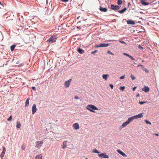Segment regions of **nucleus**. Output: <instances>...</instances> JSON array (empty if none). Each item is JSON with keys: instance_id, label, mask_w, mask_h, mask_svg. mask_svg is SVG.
I'll return each instance as SVG.
<instances>
[{"instance_id": "50", "label": "nucleus", "mask_w": 159, "mask_h": 159, "mask_svg": "<svg viewBox=\"0 0 159 159\" xmlns=\"http://www.w3.org/2000/svg\"><path fill=\"white\" fill-rule=\"evenodd\" d=\"M0 5H2V4L1 2V0H0Z\"/></svg>"}, {"instance_id": "34", "label": "nucleus", "mask_w": 159, "mask_h": 159, "mask_svg": "<svg viewBox=\"0 0 159 159\" xmlns=\"http://www.w3.org/2000/svg\"><path fill=\"white\" fill-rule=\"evenodd\" d=\"M107 53H108V54H111L112 55H114V54L112 53V52H111L110 51H108L107 52Z\"/></svg>"}, {"instance_id": "42", "label": "nucleus", "mask_w": 159, "mask_h": 159, "mask_svg": "<svg viewBox=\"0 0 159 159\" xmlns=\"http://www.w3.org/2000/svg\"><path fill=\"white\" fill-rule=\"evenodd\" d=\"M69 0H61V1L64 2H67Z\"/></svg>"}, {"instance_id": "30", "label": "nucleus", "mask_w": 159, "mask_h": 159, "mask_svg": "<svg viewBox=\"0 0 159 159\" xmlns=\"http://www.w3.org/2000/svg\"><path fill=\"white\" fill-rule=\"evenodd\" d=\"M130 77L133 80H134L135 79V77H134V76L132 75H131Z\"/></svg>"}, {"instance_id": "31", "label": "nucleus", "mask_w": 159, "mask_h": 159, "mask_svg": "<svg viewBox=\"0 0 159 159\" xmlns=\"http://www.w3.org/2000/svg\"><path fill=\"white\" fill-rule=\"evenodd\" d=\"M125 89V86H121L120 87V89L122 91H124Z\"/></svg>"}, {"instance_id": "22", "label": "nucleus", "mask_w": 159, "mask_h": 159, "mask_svg": "<svg viewBox=\"0 0 159 159\" xmlns=\"http://www.w3.org/2000/svg\"><path fill=\"white\" fill-rule=\"evenodd\" d=\"M77 51L80 54H83L84 53V50L80 48L78 49Z\"/></svg>"}, {"instance_id": "47", "label": "nucleus", "mask_w": 159, "mask_h": 159, "mask_svg": "<svg viewBox=\"0 0 159 159\" xmlns=\"http://www.w3.org/2000/svg\"><path fill=\"white\" fill-rule=\"evenodd\" d=\"M154 134L156 136H158L159 135V134H158L154 133Z\"/></svg>"}, {"instance_id": "29", "label": "nucleus", "mask_w": 159, "mask_h": 159, "mask_svg": "<svg viewBox=\"0 0 159 159\" xmlns=\"http://www.w3.org/2000/svg\"><path fill=\"white\" fill-rule=\"evenodd\" d=\"M144 70L146 73H148L149 72V70L148 69L146 68H144L143 70Z\"/></svg>"}, {"instance_id": "13", "label": "nucleus", "mask_w": 159, "mask_h": 159, "mask_svg": "<svg viewBox=\"0 0 159 159\" xmlns=\"http://www.w3.org/2000/svg\"><path fill=\"white\" fill-rule=\"evenodd\" d=\"M134 119L135 118H134V116H133L129 118L128 119V120L127 121L129 124L130 122H131L133 120H134Z\"/></svg>"}, {"instance_id": "6", "label": "nucleus", "mask_w": 159, "mask_h": 159, "mask_svg": "<svg viewBox=\"0 0 159 159\" xmlns=\"http://www.w3.org/2000/svg\"><path fill=\"white\" fill-rule=\"evenodd\" d=\"M109 46V43H101L98 45H97L96 47V48H101L104 47H107Z\"/></svg>"}, {"instance_id": "49", "label": "nucleus", "mask_w": 159, "mask_h": 159, "mask_svg": "<svg viewBox=\"0 0 159 159\" xmlns=\"http://www.w3.org/2000/svg\"><path fill=\"white\" fill-rule=\"evenodd\" d=\"M32 89L33 90H35V87H32Z\"/></svg>"}, {"instance_id": "11", "label": "nucleus", "mask_w": 159, "mask_h": 159, "mask_svg": "<svg viewBox=\"0 0 159 159\" xmlns=\"http://www.w3.org/2000/svg\"><path fill=\"white\" fill-rule=\"evenodd\" d=\"M135 119H137L138 118H140L143 116V115H142V113H140L138 115L134 116Z\"/></svg>"}, {"instance_id": "1", "label": "nucleus", "mask_w": 159, "mask_h": 159, "mask_svg": "<svg viewBox=\"0 0 159 159\" xmlns=\"http://www.w3.org/2000/svg\"><path fill=\"white\" fill-rule=\"evenodd\" d=\"M86 109L89 111L93 112L94 113L95 112V111L93 110H98V109L94 105L89 104L86 107Z\"/></svg>"}, {"instance_id": "39", "label": "nucleus", "mask_w": 159, "mask_h": 159, "mask_svg": "<svg viewBox=\"0 0 159 159\" xmlns=\"http://www.w3.org/2000/svg\"><path fill=\"white\" fill-rule=\"evenodd\" d=\"M129 57L132 60H135V59H134V58L132 56H131L130 55Z\"/></svg>"}, {"instance_id": "12", "label": "nucleus", "mask_w": 159, "mask_h": 159, "mask_svg": "<svg viewBox=\"0 0 159 159\" xmlns=\"http://www.w3.org/2000/svg\"><path fill=\"white\" fill-rule=\"evenodd\" d=\"M141 3L143 5H148L149 3L145 1V0H142L141 1Z\"/></svg>"}, {"instance_id": "53", "label": "nucleus", "mask_w": 159, "mask_h": 159, "mask_svg": "<svg viewBox=\"0 0 159 159\" xmlns=\"http://www.w3.org/2000/svg\"><path fill=\"white\" fill-rule=\"evenodd\" d=\"M85 159H88V158H86Z\"/></svg>"}, {"instance_id": "16", "label": "nucleus", "mask_w": 159, "mask_h": 159, "mask_svg": "<svg viewBox=\"0 0 159 159\" xmlns=\"http://www.w3.org/2000/svg\"><path fill=\"white\" fill-rule=\"evenodd\" d=\"M109 77V75L108 74H105L103 75H102V77L105 80H107V79L108 77Z\"/></svg>"}, {"instance_id": "19", "label": "nucleus", "mask_w": 159, "mask_h": 159, "mask_svg": "<svg viewBox=\"0 0 159 159\" xmlns=\"http://www.w3.org/2000/svg\"><path fill=\"white\" fill-rule=\"evenodd\" d=\"M100 10L102 12H106L107 11V9L106 8H102L100 7L99 8Z\"/></svg>"}, {"instance_id": "9", "label": "nucleus", "mask_w": 159, "mask_h": 159, "mask_svg": "<svg viewBox=\"0 0 159 159\" xmlns=\"http://www.w3.org/2000/svg\"><path fill=\"white\" fill-rule=\"evenodd\" d=\"M111 8L113 10H118L120 8V7L118 6H114L113 5H111Z\"/></svg>"}, {"instance_id": "35", "label": "nucleus", "mask_w": 159, "mask_h": 159, "mask_svg": "<svg viewBox=\"0 0 159 159\" xmlns=\"http://www.w3.org/2000/svg\"><path fill=\"white\" fill-rule=\"evenodd\" d=\"M147 102H141V101H139V104L141 105L143 104L144 103H146Z\"/></svg>"}, {"instance_id": "10", "label": "nucleus", "mask_w": 159, "mask_h": 159, "mask_svg": "<svg viewBox=\"0 0 159 159\" xmlns=\"http://www.w3.org/2000/svg\"><path fill=\"white\" fill-rule=\"evenodd\" d=\"M142 90L144 91L145 92H148L149 90V88L148 86H144Z\"/></svg>"}, {"instance_id": "28", "label": "nucleus", "mask_w": 159, "mask_h": 159, "mask_svg": "<svg viewBox=\"0 0 159 159\" xmlns=\"http://www.w3.org/2000/svg\"><path fill=\"white\" fill-rule=\"evenodd\" d=\"M6 151V148L4 147H3V150L2 151V153L5 154Z\"/></svg>"}, {"instance_id": "27", "label": "nucleus", "mask_w": 159, "mask_h": 159, "mask_svg": "<svg viewBox=\"0 0 159 159\" xmlns=\"http://www.w3.org/2000/svg\"><path fill=\"white\" fill-rule=\"evenodd\" d=\"M122 3V1L121 0H118L117 2V4L118 5H121Z\"/></svg>"}, {"instance_id": "41", "label": "nucleus", "mask_w": 159, "mask_h": 159, "mask_svg": "<svg viewBox=\"0 0 159 159\" xmlns=\"http://www.w3.org/2000/svg\"><path fill=\"white\" fill-rule=\"evenodd\" d=\"M119 42H120V43H125L126 44V43H125V42L124 41H121V40H119Z\"/></svg>"}, {"instance_id": "8", "label": "nucleus", "mask_w": 159, "mask_h": 159, "mask_svg": "<svg viewBox=\"0 0 159 159\" xmlns=\"http://www.w3.org/2000/svg\"><path fill=\"white\" fill-rule=\"evenodd\" d=\"M37 108L36 105L35 104L33 105L32 107V114H34L36 111Z\"/></svg>"}, {"instance_id": "46", "label": "nucleus", "mask_w": 159, "mask_h": 159, "mask_svg": "<svg viewBox=\"0 0 159 159\" xmlns=\"http://www.w3.org/2000/svg\"><path fill=\"white\" fill-rule=\"evenodd\" d=\"M75 99H78L79 98L77 96H75L74 97Z\"/></svg>"}, {"instance_id": "3", "label": "nucleus", "mask_w": 159, "mask_h": 159, "mask_svg": "<svg viewBox=\"0 0 159 159\" xmlns=\"http://www.w3.org/2000/svg\"><path fill=\"white\" fill-rule=\"evenodd\" d=\"M98 156L99 157L104 158H109V156L108 155H107L106 153H102L100 154H99L98 155Z\"/></svg>"}, {"instance_id": "40", "label": "nucleus", "mask_w": 159, "mask_h": 159, "mask_svg": "<svg viewBox=\"0 0 159 159\" xmlns=\"http://www.w3.org/2000/svg\"><path fill=\"white\" fill-rule=\"evenodd\" d=\"M97 51H97V50H95L93 51L91 53L93 54L94 55L95 54V53H96V52H97Z\"/></svg>"}, {"instance_id": "18", "label": "nucleus", "mask_w": 159, "mask_h": 159, "mask_svg": "<svg viewBox=\"0 0 159 159\" xmlns=\"http://www.w3.org/2000/svg\"><path fill=\"white\" fill-rule=\"evenodd\" d=\"M35 159H42V155L41 154L37 155L35 157Z\"/></svg>"}, {"instance_id": "14", "label": "nucleus", "mask_w": 159, "mask_h": 159, "mask_svg": "<svg viewBox=\"0 0 159 159\" xmlns=\"http://www.w3.org/2000/svg\"><path fill=\"white\" fill-rule=\"evenodd\" d=\"M128 124H129L126 121V122H124L122 125L121 126V127H120V129H121L122 128L126 127Z\"/></svg>"}, {"instance_id": "5", "label": "nucleus", "mask_w": 159, "mask_h": 159, "mask_svg": "<svg viewBox=\"0 0 159 159\" xmlns=\"http://www.w3.org/2000/svg\"><path fill=\"white\" fill-rule=\"evenodd\" d=\"M71 79H70L66 81L65 82L64 85L66 88L69 87L71 82Z\"/></svg>"}, {"instance_id": "24", "label": "nucleus", "mask_w": 159, "mask_h": 159, "mask_svg": "<svg viewBox=\"0 0 159 159\" xmlns=\"http://www.w3.org/2000/svg\"><path fill=\"white\" fill-rule=\"evenodd\" d=\"M16 47V45H12L11 46V50L12 51L14 50V48Z\"/></svg>"}, {"instance_id": "15", "label": "nucleus", "mask_w": 159, "mask_h": 159, "mask_svg": "<svg viewBox=\"0 0 159 159\" xmlns=\"http://www.w3.org/2000/svg\"><path fill=\"white\" fill-rule=\"evenodd\" d=\"M117 151L120 154H121L123 156H125L126 157L127 156V155L123 152H122V151H120V150H117Z\"/></svg>"}, {"instance_id": "23", "label": "nucleus", "mask_w": 159, "mask_h": 159, "mask_svg": "<svg viewBox=\"0 0 159 159\" xmlns=\"http://www.w3.org/2000/svg\"><path fill=\"white\" fill-rule=\"evenodd\" d=\"M126 10V8H124L122 10L118 11V12L120 13H122L125 11Z\"/></svg>"}, {"instance_id": "21", "label": "nucleus", "mask_w": 159, "mask_h": 159, "mask_svg": "<svg viewBox=\"0 0 159 159\" xmlns=\"http://www.w3.org/2000/svg\"><path fill=\"white\" fill-rule=\"evenodd\" d=\"M29 100H30V98H27V99L26 100L25 105V106L26 107H27L29 105Z\"/></svg>"}, {"instance_id": "2", "label": "nucleus", "mask_w": 159, "mask_h": 159, "mask_svg": "<svg viewBox=\"0 0 159 159\" xmlns=\"http://www.w3.org/2000/svg\"><path fill=\"white\" fill-rule=\"evenodd\" d=\"M42 141H38L36 142L35 147L38 149H40L43 144Z\"/></svg>"}, {"instance_id": "26", "label": "nucleus", "mask_w": 159, "mask_h": 159, "mask_svg": "<svg viewBox=\"0 0 159 159\" xmlns=\"http://www.w3.org/2000/svg\"><path fill=\"white\" fill-rule=\"evenodd\" d=\"M21 126V124L20 123L17 122L16 124V128H20Z\"/></svg>"}, {"instance_id": "48", "label": "nucleus", "mask_w": 159, "mask_h": 159, "mask_svg": "<svg viewBox=\"0 0 159 159\" xmlns=\"http://www.w3.org/2000/svg\"><path fill=\"white\" fill-rule=\"evenodd\" d=\"M139 93H138L136 95V97H139Z\"/></svg>"}, {"instance_id": "17", "label": "nucleus", "mask_w": 159, "mask_h": 159, "mask_svg": "<svg viewBox=\"0 0 159 159\" xmlns=\"http://www.w3.org/2000/svg\"><path fill=\"white\" fill-rule=\"evenodd\" d=\"M127 23L128 24H131L133 25H134L135 24V22L132 20H128L127 21Z\"/></svg>"}, {"instance_id": "38", "label": "nucleus", "mask_w": 159, "mask_h": 159, "mask_svg": "<svg viewBox=\"0 0 159 159\" xmlns=\"http://www.w3.org/2000/svg\"><path fill=\"white\" fill-rule=\"evenodd\" d=\"M123 54L124 55H125L126 56H128L129 57V56H130V55L129 54H128L127 53H123Z\"/></svg>"}, {"instance_id": "20", "label": "nucleus", "mask_w": 159, "mask_h": 159, "mask_svg": "<svg viewBox=\"0 0 159 159\" xmlns=\"http://www.w3.org/2000/svg\"><path fill=\"white\" fill-rule=\"evenodd\" d=\"M67 141H65L63 142V145H62V148L63 149H64L67 146Z\"/></svg>"}, {"instance_id": "44", "label": "nucleus", "mask_w": 159, "mask_h": 159, "mask_svg": "<svg viewBox=\"0 0 159 159\" xmlns=\"http://www.w3.org/2000/svg\"><path fill=\"white\" fill-rule=\"evenodd\" d=\"M124 77H125V75H123L120 77V79H123L124 78Z\"/></svg>"}, {"instance_id": "33", "label": "nucleus", "mask_w": 159, "mask_h": 159, "mask_svg": "<svg viewBox=\"0 0 159 159\" xmlns=\"http://www.w3.org/2000/svg\"><path fill=\"white\" fill-rule=\"evenodd\" d=\"M12 116L11 115L10 117L7 119V120L8 121H11L12 120Z\"/></svg>"}, {"instance_id": "25", "label": "nucleus", "mask_w": 159, "mask_h": 159, "mask_svg": "<svg viewBox=\"0 0 159 159\" xmlns=\"http://www.w3.org/2000/svg\"><path fill=\"white\" fill-rule=\"evenodd\" d=\"M93 152L99 154L100 152L98 151L96 149L93 150Z\"/></svg>"}, {"instance_id": "32", "label": "nucleus", "mask_w": 159, "mask_h": 159, "mask_svg": "<svg viewBox=\"0 0 159 159\" xmlns=\"http://www.w3.org/2000/svg\"><path fill=\"white\" fill-rule=\"evenodd\" d=\"M145 122L147 124H149L150 125H151V122H149V121L148 120H145Z\"/></svg>"}, {"instance_id": "51", "label": "nucleus", "mask_w": 159, "mask_h": 159, "mask_svg": "<svg viewBox=\"0 0 159 159\" xmlns=\"http://www.w3.org/2000/svg\"><path fill=\"white\" fill-rule=\"evenodd\" d=\"M139 48H140L143 49V48L141 46L139 45Z\"/></svg>"}, {"instance_id": "7", "label": "nucleus", "mask_w": 159, "mask_h": 159, "mask_svg": "<svg viewBox=\"0 0 159 159\" xmlns=\"http://www.w3.org/2000/svg\"><path fill=\"white\" fill-rule=\"evenodd\" d=\"M73 128L76 129H80V126L78 123H75L73 125Z\"/></svg>"}, {"instance_id": "4", "label": "nucleus", "mask_w": 159, "mask_h": 159, "mask_svg": "<svg viewBox=\"0 0 159 159\" xmlns=\"http://www.w3.org/2000/svg\"><path fill=\"white\" fill-rule=\"evenodd\" d=\"M57 39L56 36H53L51 37L48 40L49 42H51L52 43L55 42Z\"/></svg>"}, {"instance_id": "36", "label": "nucleus", "mask_w": 159, "mask_h": 159, "mask_svg": "<svg viewBox=\"0 0 159 159\" xmlns=\"http://www.w3.org/2000/svg\"><path fill=\"white\" fill-rule=\"evenodd\" d=\"M141 66V67L142 68V70H143V69L144 68V66L143 65H139L138 66Z\"/></svg>"}, {"instance_id": "37", "label": "nucleus", "mask_w": 159, "mask_h": 159, "mask_svg": "<svg viewBox=\"0 0 159 159\" xmlns=\"http://www.w3.org/2000/svg\"><path fill=\"white\" fill-rule=\"evenodd\" d=\"M4 154L1 153L0 155V157L2 159L3 158V157L4 156Z\"/></svg>"}, {"instance_id": "45", "label": "nucleus", "mask_w": 159, "mask_h": 159, "mask_svg": "<svg viewBox=\"0 0 159 159\" xmlns=\"http://www.w3.org/2000/svg\"><path fill=\"white\" fill-rule=\"evenodd\" d=\"M136 88V87H134L133 88V90L134 91Z\"/></svg>"}, {"instance_id": "52", "label": "nucleus", "mask_w": 159, "mask_h": 159, "mask_svg": "<svg viewBox=\"0 0 159 159\" xmlns=\"http://www.w3.org/2000/svg\"><path fill=\"white\" fill-rule=\"evenodd\" d=\"M22 149H23L24 150V149H25V148H22Z\"/></svg>"}, {"instance_id": "43", "label": "nucleus", "mask_w": 159, "mask_h": 159, "mask_svg": "<svg viewBox=\"0 0 159 159\" xmlns=\"http://www.w3.org/2000/svg\"><path fill=\"white\" fill-rule=\"evenodd\" d=\"M109 86L110 87L111 89H113V85L112 84H110Z\"/></svg>"}]
</instances>
